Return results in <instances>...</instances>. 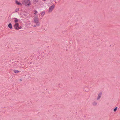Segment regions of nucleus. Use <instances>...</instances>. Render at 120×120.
<instances>
[{
  "mask_svg": "<svg viewBox=\"0 0 120 120\" xmlns=\"http://www.w3.org/2000/svg\"><path fill=\"white\" fill-rule=\"evenodd\" d=\"M14 27L17 30H18L19 27V24L18 23L15 24L14 26Z\"/></svg>",
  "mask_w": 120,
  "mask_h": 120,
  "instance_id": "4",
  "label": "nucleus"
},
{
  "mask_svg": "<svg viewBox=\"0 0 120 120\" xmlns=\"http://www.w3.org/2000/svg\"><path fill=\"white\" fill-rule=\"evenodd\" d=\"M45 14V12H42L41 13V15L43 16Z\"/></svg>",
  "mask_w": 120,
  "mask_h": 120,
  "instance_id": "11",
  "label": "nucleus"
},
{
  "mask_svg": "<svg viewBox=\"0 0 120 120\" xmlns=\"http://www.w3.org/2000/svg\"><path fill=\"white\" fill-rule=\"evenodd\" d=\"M38 0H34V2L35 3H37L38 1Z\"/></svg>",
  "mask_w": 120,
  "mask_h": 120,
  "instance_id": "14",
  "label": "nucleus"
},
{
  "mask_svg": "<svg viewBox=\"0 0 120 120\" xmlns=\"http://www.w3.org/2000/svg\"><path fill=\"white\" fill-rule=\"evenodd\" d=\"M55 7V5L53 4L49 8V12H51L53 10Z\"/></svg>",
  "mask_w": 120,
  "mask_h": 120,
  "instance_id": "3",
  "label": "nucleus"
},
{
  "mask_svg": "<svg viewBox=\"0 0 120 120\" xmlns=\"http://www.w3.org/2000/svg\"><path fill=\"white\" fill-rule=\"evenodd\" d=\"M97 104V103L95 102H94L93 103V105H96Z\"/></svg>",
  "mask_w": 120,
  "mask_h": 120,
  "instance_id": "10",
  "label": "nucleus"
},
{
  "mask_svg": "<svg viewBox=\"0 0 120 120\" xmlns=\"http://www.w3.org/2000/svg\"><path fill=\"white\" fill-rule=\"evenodd\" d=\"M43 0L44 1H46V0Z\"/></svg>",
  "mask_w": 120,
  "mask_h": 120,
  "instance_id": "19",
  "label": "nucleus"
},
{
  "mask_svg": "<svg viewBox=\"0 0 120 120\" xmlns=\"http://www.w3.org/2000/svg\"><path fill=\"white\" fill-rule=\"evenodd\" d=\"M35 13H34V14H36V13H38V12H37V11H36V10H35Z\"/></svg>",
  "mask_w": 120,
  "mask_h": 120,
  "instance_id": "15",
  "label": "nucleus"
},
{
  "mask_svg": "<svg viewBox=\"0 0 120 120\" xmlns=\"http://www.w3.org/2000/svg\"><path fill=\"white\" fill-rule=\"evenodd\" d=\"M19 9L18 8H17L15 11V12H16L19 10Z\"/></svg>",
  "mask_w": 120,
  "mask_h": 120,
  "instance_id": "13",
  "label": "nucleus"
},
{
  "mask_svg": "<svg viewBox=\"0 0 120 120\" xmlns=\"http://www.w3.org/2000/svg\"><path fill=\"white\" fill-rule=\"evenodd\" d=\"M24 3L25 4L28 6H30L31 4V2L29 0H24Z\"/></svg>",
  "mask_w": 120,
  "mask_h": 120,
  "instance_id": "2",
  "label": "nucleus"
},
{
  "mask_svg": "<svg viewBox=\"0 0 120 120\" xmlns=\"http://www.w3.org/2000/svg\"><path fill=\"white\" fill-rule=\"evenodd\" d=\"M8 27L10 29H11L12 28V24L11 23H9L8 25Z\"/></svg>",
  "mask_w": 120,
  "mask_h": 120,
  "instance_id": "6",
  "label": "nucleus"
},
{
  "mask_svg": "<svg viewBox=\"0 0 120 120\" xmlns=\"http://www.w3.org/2000/svg\"><path fill=\"white\" fill-rule=\"evenodd\" d=\"M16 3L18 5H22L19 2H18L16 0Z\"/></svg>",
  "mask_w": 120,
  "mask_h": 120,
  "instance_id": "7",
  "label": "nucleus"
},
{
  "mask_svg": "<svg viewBox=\"0 0 120 120\" xmlns=\"http://www.w3.org/2000/svg\"><path fill=\"white\" fill-rule=\"evenodd\" d=\"M117 107H116L114 109V111L115 112L117 110Z\"/></svg>",
  "mask_w": 120,
  "mask_h": 120,
  "instance_id": "12",
  "label": "nucleus"
},
{
  "mask_svg": "<svg viewBox=\"0 0 120 120\" xmlns=\"http://www.w3.org/2000/svg\"><path fill=\"white\" fill-rule=\"evenodd\" d=\"M102 93L101 92H100L99 94L98 97L97 98V100H99L100 99V97H101L102 95Z\"/></svg>",
  "mask_w": 120,
  "mask_h": 120,
  "instance_id": "5",
  "label": "nucleus"
},
{
  "mask_svg": "<svg viewBox=\"0 0 120 120\" xmlns=\"http://www.w3.org/2000/svg\"><path fill=\"white\" fill-rule=\"evenodd\" d=\"M34 22L37 24V26H39L40 25V23L39 22V20L37 17L34 18Z\"/></svg>",
  "mask_w": 120,
  "mask_h": 120,
  "instance_id": "1",
  "label": "nucleus"
},
{
  "mask_svg": "<svg viewBox=\"0 0 120 120\" xmlns=\"http://www.w3.org/2000/svg\"><path fill=\"white\" fill-rule=\"evenodd\" d=\"M13 71L15 73H17L19 72V71L16 70H13Z\"/></svg>",
  "mask_w": 120,
  "mask_h": 120,
  "instance_id": "8",
  "label": "nucleus"
},
{
  "mask_svg": "<svg viewBox=\"0 0 120 120\" xmlns=\"http://www.w3.org/2000/svg\"><path fill=\"white\" fill-rule=\"evenodd\" d=\"M15 19L14 20V22L15 23L17 22L18 21V19H17L15 18Z\"/></svg>",
  "mask_w": 120,
  "mask_h": 120,
  "instance_id": "9",
  "label": "nucleus"
},
{
  "mask_svg": "<svg viewBox=\"0 0 120 120\" xmlns=\"http://www.w3.org/2000/svg\"><path fill=\"white\" fill-rule=\"evenodd\" d=\"M22 79H20L19 80L20 81H21L22 80Z\"/></svg>",
  "mask_w": 120,
  "mask_h": 120,
  "instance_id": "18",
  "label": "nucleus"
},
{
  "mask_svg": "<svg viewBox=\"0 0 120 120\" xmlns=\"http://www.w3.org/2000/svg\"><path fill=\"white\" fill-rule=\"evenodd\" d=\"M21 28H22V27L21 26H20V27H18L19 29H21Z\"/></svg>",
  "mask_w": 120,
  "mask_h": 120,
  "instance_id": "16",
  "label": "nucleus"
},
{
  "mask_svg": "<svg viewBox=\"0 0 120 120\" xmlns=\"http://www.w3.org/2000/svg\"><path fill=\"white\" fill-rule=\"evenodd\" d=\"M37 25V24L36 25H34L33 26H34V27H36V26Z\"/></svg>",
  "mask_w": 120,
  "mask_h": 120,
  "instance_id": "17",
  "label": "nucleus"
}]
</instances>
